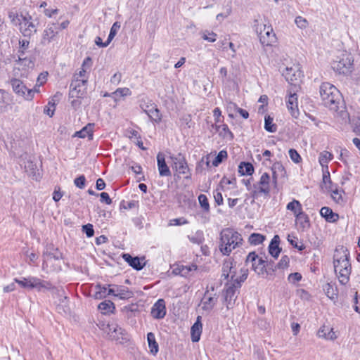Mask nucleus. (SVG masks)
Instances as JSON below:
<instances>
[{
    "instance_id": "7c9ffc66",
    "label": "nucleus",
    "mask_w": 360,
    "mask_h": 360,
    "mask_svg": "<svg viewBox=\"0 0 360 360\" xmlns=\"http://www.w3.org/2000/svg\"><path fill=\"white\" fill-rule=\"evenodd\" d=\"M300 226L302 231L308 229L310 227L309 217L303 212H300L296 217Z\"/></svg>"
},
{
    "instance_id": "1a4fd4ad",
    "label": "nucleus",
    "mask_w": 360,
    "mask_h": 360,
    "mask_svg": "<svg viewBox=\"0 0 360 360\" xmlns=\"http://www.w3.org/2000/svg\"><path fill=\"white\" fill-rule=\"evenodd\" d=\"M140 107L144 112H146L151 120L155 122H159L161 120V114L157 105L151 102V101H146L142 100Z\"/></svg>"
},
{
    "instance_id": "aec40b11",
    "label": "nucleus",
    "mask_w": 360,
    "mask_h": 360,
    "mask_svg": "<svg viewBox=\"0 0 360 360\" xmlns=\"http://www.w3.org/2000/svg\"><path fill=\"white\" fill-rule=\"evenodd\" d=\"M158 167L160 176H168L171 175L169 167L166 164L165 158L163 154L159 153L157 155Z\"/></svg>"
},
{
    "instance_id": "e433bc0d",
    "label": "nucleus",
    "mask_w": 360,
    "mask_h": 360,
    "mask_svg": "<svg viewBox=\"0 0 360 360\" xmlns=\"http://www.w3.org/2000/svg\"><path fill=\"white\" fill-rule=\"evenodd\" d=\"M8 105V95L3 89H0V112H5L7 111Z\"/></svg>"
},
{
    "instance_id": "f257e3e1",
    "label": "nucleus",
    "mask_w": 360,
    "mask_h": 360,
    "mask_svg": "<svg viewBox=\"0 0 360 360\" xmlns=\"http://www.w3.org/2000/svg\"><path fill=\"white\" fill-rule=\"evenodd\" d=\"M349 258L350 254L347 248L339 245L335 248L333 255L334 270L340 283L342 285L347 284L349 281L352 272Z\"/></svg>"
},
{
    "instance_id": "473e14b6",
    "label": "nucleus",
    "mask_w": 360,
    "mask_h": 360,
    "mask_svg": "<svg viewBox=\"0 0 360 360\" xmlns=\"http://www.w3.org/2000/svg\"><path fill=\"white\" fill-rule=\"evenodd\" d=\"M217 300V299L214 297H207V293H205L202 300V309L211 311L216 304Z\"/></svg>"
},
{
    "instance_id": "dca6fc26",
    "label": "nucleus",
    "mask_w": 360,
    "mask_h": 360,
    "mask_svg": "<svg viewBox=\"0 0 360 360\" xmlns=\"http://www.w3.org/2000/svg\"><path fill=\"white\" fill-rule=\"evenodd\" d=\"M86 85L87 79H73L70 86L72 96H82L86 89Z\"/></svg>"
},
{
    "instance_id": "393cba45",
    "label": "nucleus",
    "mask_w": 360,
    "mask_h": 360,
    "mask_svg": "<svg viewBox=\"0 0 360 360\" xmlns=\"http://www.w3.org/2000/svg\"><path fill=\"white\" fill-rule=\"evenodd\" d=\"M320 214L328 222H335L339 219L338 214L333 212L328 207H323L320 210Z\"/></svg>"
},
{
    "instance_id": "0e129e2a",
    "label": "nucleus",
    "mask_w": 360,
    "mask_h": 360,
    "mask_svg": "<svg viewBox=\"0 0 360 360\" xmlns=\"http://www.w3.org/2000/svg\"><path fill=\"white\" fill-rule=\"evenodd\" d=\"M318 334L319 337H324L326 339L333 340L335 338V333L331 330L330 331L328 335L325 333L324 329H320L318 332Z\"/></svg>"
},
{
    "instance_id": "bb28decb",
    "label": "nucleus",
    "mask_w": 360,
    "mask_h": 360,
    "mask_svg": "<svg viewBox=\"0 0 360 360\" xmlns=\"http://www.w3.org/2000/svg\"><path fill=\"white\" fill-rule=\"evenodd\" d=\"M61 94L57 93L53 96L52 99L49 101L48 105L44 108V112L49 117H52L55 111L56 103L58 102L60 98Z\"/></svg>"
},
{
    "instance_id": "6ab92c4d",
    "label": "nucleus",
    "mask_w": 360,
    "mask_h": 360,
    "mask_svg": "<svg viewBox=\"0 0 360 360\" xmlns=\"http://www.w3.org/2000/svg\"><path fill=\"white\" fill-rule=\"evenodd\" d=\"M151 316L154 319H160L164 318L166 314L165 302L164 300L159 299L151 309Z\"/></svg>"
},
{
    "instance_id": "ea45409f",
    "label": "nucleus",
    "mask_w": 360,
    "mask_h": 360,
    "mask_svg": "<svg viewBox=\"0 0 360 360\" xmlns=\"http://www.w3.org/2000/svg\"><path fill=\"white\" fill-rule=\"evenodd\" d=\"M273 117L266 115L264 117V129L268 132L274 133L277 131V125L273 122Z\"/></svg>"
},
{
    "instance_id": "603ef678",
    "label": "nucleus",
    "mask_w": 360,
    "mask_h": 360,
    "mask_svg": "<svg viewBox=\"0 0 360 360\" xmlns=\"http://www.w3.org/2000/svg\"><path fill=\"white\" fill-rule=\"evenodd\" d=\"M120 27V25L118 22H115L113 23L112 26L110 28V31L108 35V42H111V41L113 39L115 36L116 35L118 30Z\"/></svg>"
},
{
    "instance_id": "c85d7f7f",
    "label": "nucleus",
    "mask_w": 360,
    "mask_h": 360,
    "mask_svg": "<svg viewBox=\"0 0 360 360\" xmlns=\"http://www.w3.org/2000/svg\"><path fill=\"white\" fill-rule=\"evenodd\" d=\"M238 172L240 175H252L254 173V167L252 163L242 162L238 166Z\"/></svg>"
},
{
    "instance_id": "9b49d317",
    "label": "nucleus",
    "mask_w": 360,
    "mask_h": 360,
    "mask_svg": "<svg viewBox=\"0 0 360 360\" xmlns=\"http://www.w3.org/2000/svg\"><path fill=\"white\" fill-rule=\"evenodd\" d=\"M32 289H37L39 292H44L45 290H50L53 294H60L63 292V289L54 287L52 284L46 281L41 280L37 277L32 276V283H30Z\"/></svg>"
},
{
    "instance_id": "69168bd1",
    "label": "nucleus",
    "mask_w": 360,
    "mask_h": 360,
    "mask_svg": "<svg viewBox=\"0 0 360 360\" xmlns=\"http://www.w3.org/2000/svg\"><path fill=\"white\" fill-rule=\"evenodd\" d=\"M214 198L217 205H221L223 204V196L221 193L219 191L218 189L214 191Z\"/></svg>"
},
{
    "instance_id": "2eb2a0df",
    "label": "nucleus",
    "mask_w": 360,
    "mask_h": 360,
    "mask_svg": "<svg viewBox=\"0 0 360 360\" xmlns=\"http://www.w3.org/2000/svg\"><path fill=\"white\" fill-rule=\"evenodd\" d=\"M288 98L286 101V105L291 115L297 118L300 114L298 110L297 96L295 91L288 90Z\"/></svg>"
},
{
    "instance_id": "cd10ccee",
    "label": "nucleus",
    "mask_w": 360,
    "mask_h": 360,
    "mask_svg": "<svg viewBox=\"0 0 360 360\" xmlns=\"http://www.w3.org/2000/svg\"><path fill=\"white\" fill-rule=\"evenodd\" d=\"M283 75L287 81L292 82L297 81L301 77L302 73L298 69L295 70L292 68H286Z\"/></svg>"
},
{
    "instance_id": "7ed1b4c3",
    "label": "nucleus",
    "mask_w": 360,
    "mask_h": 360,
    "mask_svg": "<svg viewBox=\"0 0 360 360\" xmlns=\"http://www.w3.org/2000/svg\"><path fill=\"white\" fill-rule=\"evenodd\" d=\"M319 93L323 105L333 110H338V105L341 101L339 90L328 82H323L319 88Z\"/></svg>"
},
{
    "instance_id": "052dcab7",
    "label": "nucleus",
    "mask_w": 360,
    "mask_h": 360,
    "mask_svg": "<svg viewBox=\"0 0 360 360\" xmlns=\"http://www.w3.org/2000/svg\"><path fill=\"white\" fill-rule=\"evenodd\" d=\"M82 231L85 233L86 236L88 238H91L94 234V230L93 228V225L91 224H87L86 225L82 226Z\"/></svg>"
},
{
    "instance_id": "bf43d9fd",
    "label": "nucleus",
    "mask_w": 360,
    "mask_h": 360,
    "mask_svg": "<svg viewBox=\"0 0 360 360\" xmlns=\"http://www.w3.org/2000/svg\"><path fill=\"white\" fill-rule=\"evenodd\" d=\"M295 22L299 28L304 29L308 26V21L302 16L296 17Z\"/></svg>"
},
{
    "instance_id": "37998d69",
    "label": "nucleus",
    "mask_w": 360,
    "mask_h": 360,
    "mask_svg": "<svg viewBox=\"0 0 360 360\" xmlns=\"http://www.w3.org/2000/svg\"><path fill=\"white\" fill-rule=\"evenodd\" d=\"M265 240V236L260 234V233H252L248 238V241L251 245H259L263 243V241Z\"/></svg>"
},
{
    "instance_id": "e2e57ef3",
    "label": "nucleus",
    "mask_w": 360,
    "mask_h": 360,
    "mask_svg": "<svg viewBox=\"0 0 360 360\" xmlns=\"http://www.w3.org/2000/svg\"><path fill=\"white\" fill-rule=\"evenodd\" d=\"M86 178L84 175H81L76 178L74 181L75 186L79 188H83L85 186Z\"/></svg>"
},
{
    "instance_id": "09e8293b",
    "label": "nucleus",
    "mask_w": 360,
    "mask_h": 360,
    "mask_svg": "<svg viewBox=\"0 0 360 360\" xmlns=\"http://www.w3.org/2000/svg\"><path fill=\"white\" fill-rule=\"evenodd\" d=\"M323 184L325 185L326 188L332 189L333 183L330 179L328 169H323Z\"/></svg>"
},
{
    "instance_id": "423d86ee",
    "label": "nucleus",
    "mask_w": 360,
    "mask_h": 360,
    "mask_svg": "<svg viewBox=\"0 0 360 360\" xmlns=\"http://www.w3.org/2000/svg\"><path fill=\"white\" fill-rule=\"evenodd\" d=\"M18 61L21 63V65H26L28 68H33L34 65V57H28L26 56L27 53H30V39H20L18 41Z\"/></svg>"
},
{
    "instance_id": "a19ab883",
    "label": "nucleus",
    "mask_w": 360,
    "mask_h": 360,
    "mask_svg": "<svg viewBox=\"0 0 360 360\" xmlns=\"http://www.w3.org/2000/svg\"><path fill=\"white\" fill-rule=\"evenodd\" d=\"M323 290L326 295L330 300H333L338 298V290L336 288H334L330 283H327L324 287Z\"/></svg>"
},
{
    "instance_id": "c756f323",
    "label": "nucleus",
    "mask_w": 360,
    "mask_h": 360,
    "mask_svg": "<svg viewBox=\"0 0 360 360\" xmlns=\"http://www.w3.org/2000/svg\"><path fill=\"white\" fill-rule=\"evenodd\" d=\"M147 340L148 347L150 348V353L155 355L158 352V344L155 340V336L154 333L150 332L147 334Z\"/></svg>"
},
{
    "instance_id": "4468645a",
    "label": "nucleus",
    "mask_w": 360,
    "mask_h": 360,
    "mask_svg": "<svg viewBox=\"0 0 360 360\" xmlns=\"http://www.w3.org/2000/svg\"><path fill=\"white\" fill-rule=\"evenodd\" d=\"M58 27L56 23L49 24L42 32L41 44L46 46L50 44L58 34Z\"/></svg>"
},
{
    "instance_id": "f704fd0d",
    "label": "nucleus",
    "mask_w": 360,
    "mask_h": 360,
    "mask_svg": "<svg viewBox=\"0 0 360 360\" xmlns=\"http://www.w3.org/2000/svg\"><path fill=\"white\" fill-rule=\"evenodd\" d=\"M212 127H214L216 130L219 131V134L223 136L224 138H227L229 136L230 139H233L234 137L233 133L225 124L221 125H212Z\"/></svg>"
},
{
    "instance_id": "4d7b16f0",
    "label": "nucleus",
    "mask_w": 360,
    "mask_h": 360,
    "mask_svg": "<svg viewBox=\"0 0 360 360\" xmlns=\"http://www.w3.org/2000/svg\"><path fill=\"white\" fill-rule=\"evenodd\" d=\"M271 170H275L277 173L280 174L281 176H284L285 174L284 167L279 162H276L272 165Z\"/></svg>"
},
{
    "instance_id": "39448f33",
    "label": "nucleus",
    "mask_w": 360,
    "mask_h": 360,
    "mask_svg": "<svg viewBox=\"0 0 360 360\" xmlns=\"http://www.w3.org/2000/svg\"><path fill=\"white\" fill-rule=\"evenodd\" d=\"M21 20H19V30L22 35L30 39L37 32L39 21L37 19H33L29 14L20 15Z\"/></svg>"
},
{
    "instance_id": "13d9d810",
    "label": "nucleus",
    "mask_w": 360,
    "mask_h": 360,
    "mask_svg": "<svg viewBox=\"0 0 360 360\" xmlns=\"http://www.w3.org/2000/svg\"><path fill=\"white\" fill-rule=\"evenodd\" d=\"M115 97L117 96H125L131 94V91L128 88H119L115 92L112 93Z\"/></svg>"
},
{
    "instance_id": "72a5a7b5",
    "label": "nucleus",
    "mask_w": 360,
    "mask_h": 360,
    "mask_svg": "<svg viewBox=\"0 0 360 360\" xmlns=\"http://www.w3.org/2000/svg\"><path fill=\"white\" fill-rule=\"evenodd\" d=\"M109 287L106 285H101V284H97L96 285V292L94 295V298L96 300H101L106 297L108 295V290Z\"/></svg>"
},
{
    "instance_id": "f03ea898",
    "label": "nucleus",
    "mask_w": 360,
    "mask_h": 360,
    "mask_svg": "<svg viewBox=\"0 0 360 360\" xmlns=\"http://www.w3.org/2000/svg\"><path fill=\"white\" fill-rule=\"evenodd\" d=\"M240 233L231 229H225L220 233L219 249L223 255L229 256L233 250L242 244Z\"/></svg>"
},
{
    "instance_id": "6e6552de",
    "label": "nucleus",
    "mask_w": 360,
    "mask_h": 360,
    "mask_svg": "<svg viewBox=\"0 0 360 360\" xmlns=\"http://www.w3.org/2000/svg\"><path fill=\"white\" fill-rule=\"evenodd\" d=\"M266 259L259 257L255 252H251L248 254L245 259V264H252V269L259 276H264V264Z\"/></svg>"
},
{
    "instance_id": "4be33fe9",
    "label": "nucleus",
    "mask_w": 360,
    "mask_h": 360,
    "mask_svg": "<svg viewBox=\"0 0 360 360\" xmlns=\"http://www.w3.org/2000/svg\"><path fill=\"white\" fill-rule=\"evenodd\" d=\"M201 316H198L196 321L191 328V340L193 342H197L200 340V335L202 333V323L200 322Z\"/></svg>"
},
{
    "instance_id": "a18cd8bd",
    "label": "nucleus",
    "mask_w": 360,
    "mask_h": 360,
    "mask_svg": "<svg viewBox=\"0 0 360 360\" xmlns=\"http://www.w3.org/2000/svg\"><path fill=\"white\" fill-rule=\"evenodd\" d=\"M197 266L195 264L181 265V276H192L196 271Z\"/></svg>"
},
{
    "instance_id": "338daca9",
    "label": "nucleus",
    "mask_w": 360,
    "mask_h": 360,
    "mask_svg": "<svg viewBox=\"0 0 360 360\" xmlns=\"http://www.w3.org/2000/svg\"><path fill=\"white\" fill-rule=\"evenodd\" d=\"M8 18L11 20V21L14 24H19V20H21V18H18V13L14 11H10L8 13Z\"/></svg>"
},
{
    "instance_id": "864d4df0",
    "label": "nucleus",
    "mask_w": 360,
    "mask_h": 360,
    "mask_svg": "<svg viewBox=\"0 0 360 360\" xmlns=\"http://www.w3.org/2000/svg\"><path fill=\"white\" fill-rule=\"evenodd\" d=\"M229 108H233L236 112H238L244 119H248L249 117V113L247 110L242 109L238 107L235 103H231L229 104Z\"/></svg>"
},
{
    "instance_id": "20e7f679",
    "label": "nucleus",
    "mask_w": 360,
    "mask_h": 360,
    "mask_svg": "<svg viewBox=\"0 0 360 360\" xmlns=\"http://www.w3.org/2000/svg\"><path fill=\"white\" fill-rule=\"evenodd\" d=\"M253 27L263 46H272L276 42V34L271 25L267 26L262 20H255Z\"/></svg>"
},
{
    "instance_id": "0eeeda50",
    "label": "nucleus",
    "mask_w": 360,
    "mask_h": 360,
    "mask_svg": "<svg viewBox=\"0 0 360 360\" xmlns=\"http://www.w3.org/2000/svg\"><path fill=\"white\" fill-rule=\"evenodd\" d=\"M225 287L226 289L224 292V299L226 307L229 309L233 306L235 301L238 297L240 285L238 283H236V284L227 283H226Z\"/></svg>"
},
{
    "instance_id": "9d476101",
    "label": "nucleus",
    "mask_w": 360,
    "mask_h": 360,
    "mask_svg": "<svg viewBox=\"0 0 360 360\" xmlns=\"http://www.w3.org/2000/svg\"><path fill=\"white\" fill-rule=\"evenodd\" d=\"M13 91L18 96L24 97L27 101L33 98V91L30 90L21 80L18 79H12L10 81Z\"/></svg>"
},
{
    "instance_id": "5fc2aeb1",
    "label": "nucleus",
    "mask_w": 360,
    "mask_h": 360,
    "mask_svg": "<svg viewBox=\"0 0 360 360\" xmlns=\"http://www.w3.org/2000/svg\"><path fill=\"white\" fill-rule=\"evenodd\" d=\"M290 159L295 163H299L301 160V156L294 148H290L288 151Z\"/></svg>"
},
{
    "instance_id": "3c124183",
    "label": "nucleus",
    "mask_w": 360,
    "mask_h": 360,
    "mask_svg": "<svg viewBox=\"0 0 360 360\" xmlns=\"http://www.w3.org/2000/svg\"><path fill=\"white\" fill-rule=\"evenodd\" d=\"M240 271H241V276L239 278H237L235 279L233 278V280H231L232 284H236V283H238L240 285V287L241 286V283L245 281L248 278V269H241Z\"/></svg>"
},
{
    "instance_id": "58836bf2",
    "label": "nucleus",
    "mask_w": 360,
    "mask_h": 360,
    "mask_svg": "<svg viewBox=\"0 0 360 360\" xmlns=\"http://www.w3.org/2000/svg\"><path fill=\"white\" fill-rule=\"evenodd\" d=\"M264 269H265V270L264 271V275L266 274V276L271 277L272 276L274 275V273L278 268L274 261L266 260L265 264H264Z\"/></svg>"
},
{
    "instance_id": "79ce46f5",
    "label": "nucleus",
    "mask_w": 360,
    "mask_h": 360,
    "mask_svg": "<svg viewBox=\"0 0 360 360\" xmlns=\"http://www.w3.org/2000/svg\"><path fill=\"white\" fill-rule=\"evenodd\" d=\"M44 257L53 258L55 260H59L62 259V253L57 249L53 247L50 248L49 250H47L44 253Z\"/></svg>"
},
{
    "instance_id": "49530a36",
    "label": "nucleus",
    "mask_w": 360,
    "mask_h": 360,
    "mask_svg": "<svg viewBox=\"0 0 360 360\" xmlns=\"http://www.w3.org/2000/svg\"><path fill=\"white\" fill-rule=\"evenodd\" d=\"M198 202L202 209L205 212H210V204L207 196L204 194H200L198 196Z\"/></svg>"
},
{
    "instance_id": "680f3d73",
    "label": "nucleus",
    "mask_w": 360,
    "mask_h": 360,
    "mask_svg": "<svg viewBox=\"0 0 360 360\" xmlns=\"http://www.w3.org/2000/svg\"><path fill=\"white\" fill-rule=\"evenodd\" d=\"M289 282L295 283L302 279V275L298 272L291 273L288 278Z\"/></svg>"
},
{
    "instance_id": "f8f14e48",
    "label": "nucleus",
    "mask_w": 360,
    "mask_h": 360,
    "mask_svg": "<svg viewBox=\"0 0 360 360\" xmlns=\"http://www.w3.org/2000/svg\"><path fill=\"white\" fill-rule=\"evenodd\" d=\"M109 287L108 290V295H111L114 297H117L120 300H127L133 296L132 291L129 290V288L124 285H108Z\"/></svg>"
},
{
    "instance_id": "a878e982",
    "label": "nucleus",
    "mask_w": 360,
    "mask_h": 360,
    "mask_svg": "<svg viewBox=\"0 0 360 360\" xmlns=\"http://www.w3.org/2000/svg\"><path fill=\"white\" fill-rule=\"evenodd\" d=\"M259 191L265 195H268L270 192V176L268 173H264L259 181Z\"/></svg>"
},
{
    "instance_id": "5701e85b",
    "label": "nucleus",
    "mask_w": 360,
    "mask_h": 360,
    "mask_svg": "<svg viewBox=\"0 0 360 360\" xmlns=\"http://www.w3.org/2000/svg\"><path fill=\"white\" fill-rule=\"evenodd\" d=\"M280 238L278 235H275L269 245V252L274 258H278L281 248L279 247Z\"/></svg>"
},
{
    "instance_id": "ddd939ff",
    "label": "nucleus",
    "mask_w": 360,
    "mask_h": 360,
    "mask_svg": "<svg viewBox=\"0 0 360 360\" xmlns=\"http://www.w3.org/2000/svg\"><path fill=\"white\" fill-rule=\"evenodd\" d=\"M352 61L347 56L333 63V69L339 74L347 75L352 70Z\"/></svg>"
},
{
    "instance_id": "6e6d98bb",
    "label": "nucleus",
    "mask_w": 360,
    "mask_h": 360,
    "mask_svg": "<svg viewBox=\"0 0 360 360\" xmlns=\"http://www.w3.org/2000/svg\"><path fill=\"white\" fill-rule=\"evenodd\" d=\"M290 259L287 255H284L281 257V260L278 264H276V266L279 269H284L287 268L289 265Z\"/></svg>"
},
{
    "instance_id": "4c0bfd02",
    "label": "nucleus",
    "mask_w": 360,
    "mask_h": 360,
    "mask_svg": "<svg viewBox=\"0 0 360 360\" xmlns=\"http://www.w3.org/2000/svg\"><path fill=\"white\" fill-rule=\"evenodd\" d=\"M286 209L292 212L295 217H297L300 212H302L301 203L300 202V201L295 199L287 205Z\"/></svg>"
},
{
    "instance_id": "a211bd4d",
    "label": "nucleus",
    "mask_w": 360,
    "mask_h": 360,
    "mask_svg": "<svg viewBox=\"0 0 360 360\" xmlns=\"http://www.w3.org/2000/svg\"><path fill=\"white\" fill-rule=\"evenodd\" d=\"M107 331L113 340L117 341H120V339L122 340H127V338L124 337L126 335L125 330L116 323L108 324Z\"/></svg>"
},
{
    "instance_id": "c03bdc74",
    "label": "nucleus",
    "mask_w": 360,
    "mask_h": 360,
    "mask_svg": "<svg viewBox=\"0 0 360 360\" xmlns=\"http://www.w3.org/2000/svg\"><path fill=\"white\" fill-rule=\"evenodd\" d=\"M189 240L195 244H201L204 240L203 233L201 231H197L192 235H188Z\"/></svg>"
},
{
    "instance_id": "b1692460",
    "label": "nucleus",
    "mask_w": 360,
    "mask_h": 360,
    "mask_svg": "<svg viewBox=\"0 0 360 360\" xmlns=\"http://www.w3.org/2000/svg\"><path fill=\"white\" fill-rule=\"evenodd\" d=\"M94 127V123H89L85 127H84L81 130L76 131L73 136H77L82 139L88 137L89 140H91L93 139Z\"/></svg>"
},
{
    "instance_id": "f3484780",
    "label": "nucleus",
    "mask_w": 360,
    "mask_h": 360,
    "mask_svg": "<svg viewBox=\"0 0 360 360\" xmlns=\"http://www.w3.org/2000/svg\"><path fill=\"white\" fill-rule=\"evenodd\" d=\"M124 260L129 264L133 269L140 271L146 265L145 257H132L128 253H124L122 255Z\"/></svg>"
},
{
    "instance_id": "8fccbe9b",
    "label": "nucleus",
    "mask_w": 360,
    "mask_h": 360,
    "mask_svg": "<svg viewBox=\"0 0 360 360\" xmlns=\"http://www.w3.org/2000/svg\"><path fill=\"white\" fill-rule=\"evenodd\" d=\"M15 281L22 288L32 289L30 283H32V276L22 278L21 279H15Z\"/></svg>"
},
{
    "instance_id": "2f4dec72",
    "label": "nucleus",
    "mask_w": 360,
    "mask_h": 360,
    "mask_svg": "<svg viewBox=\"0 0 360 360\" xmlns=\"http://www.w3.org/2000/svg\"><path fill=\"white\" fill-rule=\"evenodd\" d=\"M98 309L103 314H105L109 312H113V310L115 309V307L114 303L112 302H111L110 300H105L98 304Z\"/></svg>"
},
{
    "instance_id": "774afa93",
    "label": "nucleus",
    "mask_w": 360,
    "mask_h": 360,
    "mask_svg": "<svg viewBox=\"0 0 360 360\" xmlns=\"http://www.w3.org/2000/svg\"><path fill=\"white\" fill-rule=\"evenodd\" d=\"M101 196V201L102 202H105L107 205H110L112 203V200L110 199L109 195L103 192L100 194Z\"/></svg>"
},
{
    "instance_id": "c9c22d12",
    "label": "nucleus",
    "mask_w": 360,
    "mask_h": 360,
    "mask_svg": "<svg viewBox=\"0 0 360 360\" xmlns=\"http://www.w3.org/2000/svg\"><path fill=\"white\" fill-rule=\"evenodd\" d=\"M332 159L333 155L330 153L328 151H323L320 153L319 162L323 169H328V163Z\"/></svg>"
},
{
    "instance_id": "412c9836",
    "label": "nucleus",
    "mask_w": 360,
    "mask_h": 360,
    "mask_svg": "<svg viewBox=\"0 0 360 360\" xmlns=\"http://www.w3.org/2000/svg\"><path fill=\"white\" fill-rule=\"evenodd\" d=\"M221 271V278L224 279H228L231 276V279L233 280L236 276V270H233V262L230 259L224 262Z\"/></svg>"
},
{
    "instance_id": "de8ad7c7",
    "label": "nucleus",
    "mask_w": 360,
    "mask_h": 360,
    "mask_svg": "<svg viewBox=\"0 0 360 360\" xmlns=\"http://www.w3.org/2000/svg\"><path fill=\"white\" fill-rule=\"evenodd\" d=\"M227 158V152L224 150H222L219 152L217 156L212 161V165L214 167H217L219 164H221L225 159Z\"/></svg>"
}]
</instances>
